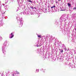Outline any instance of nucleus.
Instances as JSON below:
<instances>
[{
    "label": "nucleus",
    "instance_id": "f257e3e1",
    "mask_svg": "<svg viewBox=\"0 0 76 76\" xmlns=\"http://www.w3.org/2000/svg\"><path fill=\"white\" fill-rule=\"evenodd\" d=\"M69 19V16L67 14H64L62 15L59 19L60 22V27L63 28H66L67 26L66 24V21Z\"/></svg>",
    "mask_w": 76,
    "mask_h": 76
},
{
    "label": "nucleus",
    "instance_id": "f03ea898",
    "mask_svg": "<svg viewBox=\"0 0 76 76\" xmlns=\"http://www.w3.org/2000/svg\"><path fill=\"white\" fill-rule=\"evenodd\" d=\"M42 37V41L39 43L38 42H37V43H36V44H37V47H39L42 45L44 44V42L46 41V39L48 38V36H44Z\"/></svg>",
    "mask_w": 76,
    "mask_h": 76
},
{
    "label": "nucleus",
    "instance_id": "7ed1b4c3",
    "mask_svg": "<svg viewBox=\"0 0 76 76\" xmlns=\"http://www.w3.org/2000/svg\"><path fill=\"white\" fill-rule=\"evenodd\" d=\"M7 41L6 40L4 42V43L2 46V51L3 53L4 54H4H5L6 50L5 49H6V47H7Z\"/></svg>",
    "mask_w": 76,
    "mask_h": 76
},
{
    "label": "nucleus",
    "instance_id": "20e7f679",
    "mask_svg": "<svg viewBox=\"0 0 76 76\" xmlns=\"http://www.w3.org/2000/svg\"><path fill=\"white\" fill-rule=\"evenodd\" d=\"M17 19H18V21H19L20 22V24L19 26L20 27H22L23 25V21L22 18L19 16L17 17Z\"/></svg>",
    "mask_w": 76,
    "mask_h": 76
},
{
    "label": "nucleus",
    "instance_id": "39448f33",
    "mask_svg": "<svg viewBox=\"0 0 76 76\" xmlns=\"http://www.w3.org/2000/svg\"><path fill=\"white\" fill-rule=\"evenodd\" d=\"M49 38V41L50 43H51L53 42V38L52 36H49L46 39V41L48 40V39Z\"/></svg>",
    "mask_w": 76,
    "mask_h": 76
},
{
    "label": "nucleus",
    "instance_id": "423d86ee",
    "mask_svg": "<svg viewBox=\"0 0 76 76\" xmlns=\"http://www.w3.org/2000/svg\"><path fill=\"white\" fill-rule=\"evenodd\" d=\"M68 66L69 67H71V68H76V64H74L73 65V64H72L71 63H69L68 65Z\"/></svg>",
    "mask_w": 76,
    "mask_h": 76
},
{
    "label": "nucleus",
    "instance_id": "0eeeda50",
    "mask_svg": "<svg viewBox=\"0 0 76 76\" xmlns=\"http://www.w3.org/2000/svg\"><path fill=\"white\" fill-rule=\"evenodd\" d=\"M72 19L75 20L76 18V14H72Z\"/></svg>",
    "mask_w": 76,
    "mask_h": 76
},
{
    "label": "nucleus",
    "instance_id": "6e6552de",
    "mask_svg": "<svg viewBox=\"0 0 76 76\" xmlns=\"http://www.w3.org/2000/svg\"><path fill=\"white\" fill-rule=\"evenodd\" d=\"M13 37H14V34H13V33H11V34H10L9 38L10 39H11V38H13Z\"/></svg>",
    "mask_w": 76,
    "mask_h": 76
},
{
    "label": "nucleus",
    "instance_id": "1a4fd4ad",
    "mask_svg": "<svg viewBox=\"0 0 76 76\" xmlns=\"http://www.w3.org/2000/svg\"><path fill=\"white\" fill-rule=\"evenodd\" d=\"M51 9H54L55 12H57V10H56V6L54 5V6H53L52 7H51Z\"/></svg>",
    "mask_w": 76,
    "mask_h": 76
},
{
    "label": "nucleus",
    "instance_id": "9d476101",
    "mask_svg": "<svg viewBox=\"0 0 76 76\" xmlns=\"http://www.w3.org/2000/svg\"><path fill=\"white\" fill-rule=\"evenodd\" d=\"M41 50V49H37V50L36 51V52L37 53H38L39 54L40 53V54H41V52L40 51Z\"/></svg>",
    "mask_w": 76,
    "mask_h": 76
},
{
    "label": "nucleus",
    "instance_id": "9b49d317",
    "mask_svg": "<svg viewBox=\"0 0 76 76\" xmlns=\"http://www.w3.org/2000/svg\"><path fill=\"white\" fill-rule=\"evenodd\" d=\"M4 24L3 22L2 21V20H0V27L1 26H3Z\"/></svg>",
    "mask_w": 76,
    "mask_h": 76
},
{
    "label": "nucleus",
    "instance_id": "f8f14e48",
    "mask_svg": "<svg viewBox=\"0 0 76 76\" xmlns=\"http://www.w3.org/2000/svg\"><path fill=\"white\" fill-rule=\"evenodd\" d=\"M25 13V14L27 15H29V14H30V12L29 11H26V12H24V13Z\"/></svg>",
    "mask_w": 76,
    "mask_h": 76
},
{
    "label": "nucleus",
    "instance_id": "ddd939ff",
    "mask_svg": "<svg viewBox=\"0 0 76 76\" xmlns=\"http://www.w3.org/2000/svg\"><path fill=\"white\" fill-rule=\"evenodd\" d=\"M61 59H63V58H64V54H62L61 55Z\"/></svg>",
    "mask_w": 76,
    "mask_h": 76
},
{
    "label": "nucleus",
    "instance_id": "4468645a",
    "mask_svg": "<svg viewBox=\"0 0 76 76\" xmlns=\"http://www.w3.org/2000/svg\"><path fill=\"white\" fill-rule=\"evenodd\" d=\"M56 23L57 25H58V23H59L58 22V20H57L56 21Z\"/></svg>",
    "mask_w": 76,
    "mask_h": 76
},
{
    "label": "nucleus",
    "instance_id": "2eb2a0df",
    "mask_svg": "<svg viewBox=\"0 0 76 76\" xmlns=\"http://www.w3.org/2000/svg\"><path fill=\"white\" fill-rule=\"evenodd\" d=\"M34 6H30V8L31 9H32V10H34Z\"/></svg>",
    "mask_w": 76,
    "mask_h": 76
},
{
    "label": "nucleus",
    "instance_id": "dca6fc26",
    "mask_svg": "<svg viewBox=\"0 0 76 76\" xmlns=\"http://www.w3.org/2000/svg\"><path fill=\"white\" fill-rule=\"evenodd\" d=\"M28 2H30V3H33V1H31V0H27V1Z\"/></svg>",
    "mask_w": 76,
    "mask_h": 76
},
{
    "label": "nucleus",
    "instance_id": "f3484780",
    "mask_svg": "<svg viewBox=\"0 0 76 76\" xmlns=\"http://www.w3.org/2000/svg\"><path fill=\"white\" fill-rule=\"evenodd\" d=\"M15 73H16V74H18L19 75V74H20L19 72H18L17 71H15Z\"/></svg>",
    "mask_w": 76,
    "mask_h": 76
},
{
    "label": "nucleus",
    "instance_id": "a211bd4d",
    "mask_svg": "<svg viewBox=\"0 0 76 76\" xmlns=\"http://www.w3.org/2000/svg\"><path fill=\"white\" fill-rule=\"evenodd\" d=\"M67 4L69 7H71V5L70 4V3H68Z\"/></svg>",
    "mask_w": 76,
    "mask_h": 76
},
{
    "label": "nucleus",
    "instance_id": "6ab92c4d",
    "mask_svg": "<svg viewBox=\"0 0 76 76\" xmlns=\"http://www.w3.org/2000/svg\"><path fill=\"white\" fill-rule=\"evenodd\" d=\"M43 58H44V59H45V58H48L47 57V56H43Z\"/></svg>",
    "mask_w": 76,
    "mask_h": 76
},
{
    "label": "nucleus",
    "instance_id": "aec40b11",
    "mask_svg": "<svg viewBox=\"0 0 76 76\" xmlns=\"http://www.w3.org/2000/svg\"><path fill=\"white\" fill-rule=\"evenodd\" d=\"M66 47V46H64V45H63L62 46V48H63V49Z\"/></svg>",
    "mask_w": 76,
    "mask_h": 76
},
{
    "label": "nucleus",
    "instance_id": "412c9836",
    "mask_svg": "<svg viewBox=\"0 0 76 76\" xmlns=\"http://www.w3.org/2000/svg\"><path fill=\"white\" fill-rule=\"evenodd\" d=\"M73 25H74L75 26H76V22H74V23Z\"/></svg>",
    "mask_w": 76,
    "mask_h": 76
},
{
    "label": "nucleus",
    "instance_id": "4be33fe9",
    "mask_svg": "<svg viewBox=\"0 0 76 76\" xmlns=\"http://www.w3.org/2000/svg\"><path fill=\"white\" fill-rule=\"evenodd\" d=\"M36 72H39V69H36Z\"/></svg>",
    "mask_w": 76,
    "mask_h": 76
},
{
    "label": "nucleus",
    "instance_id": "5701e85b",
    "mask_svg": "<svg viewBox=\"0 0 76 76\" xmlns=\"http://www.w3.org/2000/svg\"><path fill=\"white\" fill-rule=\"evenodd\" d=\"M37 36L38 37H39V38H41V35L37 34Z\"/></svg>",
    "mask_w": 76,
    "mask_h": 76
},
{
    "label": "nucleus",
    "instance_id": "b1692460",
    "mask_svg": "<svg viewBox=\"0 0 76 76\" xmlns=\"http://www.w3.org/2000/svg\"><path fill=\"white\" fill-rule=\"evenodd\" d=\"M19 7L18 8V9H19V10H20V9L21 8V7H20V6H19Z\"/></svg>",
    "mask_w": 76,
    "mask_h": 76
},
{
    "label": "nucleus",
    "instance_id": "393cba45",
    "mask_svg": "<svg viewBox=\"0 0 76 76\" xmlns=\"http://www.w3.org/2000/svg\"><path fill=\"white\" fill-rule=\"evenodd\" d=\"M47 8L45 9V12L44 13H47Z\"/></svg>",
    "mask_w": 76,
    "mask_h": 76
},
{
    "label": "nucleus",
    "instance_id": "a878e982",
    "mask_svg": "<svg viewBox=\"0 0 76 76\" xmlns=\"http://www.w3.org/2000/svg\"><path fill=\"white\" fill-rule=\"evenodd\" d=\"M64 50L65 51H67V49H66V47L65 48H64Z\"/></svg>",
    "mask_w": 76,
    "mask_h": 76
},
{
    "label": "nucleus",
    "instance_id": "bb28decb",
    "mask_svg": "<svg viewBox=\"0 0 76 76\" xmlns=\"http://www.w3.org/2000/svg\"><path fill=\"white\" fill-rule=\"evenodd\" d=\"M23 8H25V7H26V6H25V5H23Z\"/></svg>",
    "mask_w": 76,
    "mask_h": 76
},
{
    "label": "nucleus",
    "instance_id": "cd10ccee",
    "mask_svg": "<svg viewBox=\"0 0 76 76\" xmlns=\"http://www.w3.org/2000/svg\"><path fill=\"white\" fill-rule=\"evenodd\" d=\"M45 5L47 6V2H46L45 3Z\"/></svg>",
    "mask_w": 76,
    "mask_h": 76
},
{
    "label": "nucleus",
    "instance_id": "c85d7f7f",
    "mask_svg": "<svg viewBox=\"0 0 76 76\" xmlns=\"http://www.w3.org/2000/svg\"><path fill=\"white\" fill-rule=\"evenodd\" d=\"M73 10H76V7H75L73 9Z\"/></svg>",
    "mask_w": 76,
    "mask_h": 76
},
{
    "label": "nucleus",
    "instance_id": "c756f323",
    "mask_svg": "<svg viewBox=\"0 0 76 76\" xmlns=\"http://www.w3.org/2000/svg\"><path fill=\"white\" fill-rule=\"evenodd\" d=\"M68 59H69V58H68V57H67V58H66L65 60H67H67Z\"/></svg>",
    "mask_w": 76,
    "mask_h": 76
},
{
    "label": "nucleus",
    "instance_id": "7c9ffc66",
    "mask_svg": "<svg viewBox=\"0 0 76 76\" xmlns=\"http://www.w3.org/2000/svg\"><path fill=\"white\" fill-rule=\"evenodd\" d=\"M57 43V41L56 40H55V44H56Z\"/></svg>",
    "mask_w": 76,
    "mask_h": 76
},
{
    "label": "nucleus",
    "instance_id": "2f4dec72",
    "mask_svg": "<svg viewBox=\"0 0 76 76\" xmlns=\"http://www.w3.org/2000/svg\"><path fill=\"white\" fill-rule=\"evenodd\" d=\"M61 53H63V50H61Z\"/></svg>",
    "mask_w": 76,
    "mask_h": 76
},
{
    "label": "nucleus",
    "instance_id": "473e14b6",
    "mask_svg": "<svg viewBox=\"0 0 76 76\" xmlns=\"http://www.w3.org/2000/svg\"><path fill=\"white\" fill-rule=\"evenodd\" d=\"M61 11H64V10H61Z\"/></svg>",
    "mask_w": 76,
    "mask_h": 76
},
{
    "label": "nucleus",
    "instance_id": "72a5a7b5",
    "mask_svg": "<svg viewBox=\"0 0 76 76\" xmlns=\"http://www.w3.org/2000/svg\"><path fill=\"white\" fill-rule=\"evenodd\" d=\"M6 1V3H7V2H8V1Z\"/></svg>",
    "mask_w": 76,
    "mask_h": 76
},
{
    "label": "nucleus",
    "instance_id": "f704fd0d",
    "mask_svg": "<svg viewBox=\"0 0 76 76\" xmlns=\"http://www.w3.org/2000/svg\"><path fill=\"white\" fill-rule=\"evenodd\" d=\"M0 38L1 39H2V37H0Z\"/></svg>",
    "mask_w": 76,
    "mask_h": 76
},
{
    "label": "nucleus",
    "instance_id": "c9c22d12",
    "mask_svg": "<svg viewBox=\"0 0 76 76\" xmlns=\"http://www.w3.org/2000/svg\"><path fill=\"white\" fill-rule=\"evenodd\" d=\"M62 0H58V1H62Z\"/></svg>",
    "mask_w": 76,
    "mask_h": 76
},
{
    "label": "nucleus",
    "instance_id": "e433bc0d",
    "mask_svg": "<svg viewBox=\"0 0 76 76\" xmlns=\"http://www.w3.org/2000/svg\"><path fill=\"white\" fill-rule=\"evenodd\" d=\"M72 62H73V63H74V60H72Z\"/></svg>",
    "mask_w": 76,
    "mask_h": 76
},
{
    "label": "nucleus",
    "instance_id": "4c0bfd02",
    "mask_svg": "<svg viewBox=\"0 0 76 76\" xmlns=\"http://www.w3.org/2000/svg\"><path fill=\"white\" fill-rule=\"evenodd\" d=\"M12 76H15V75L14 74H13Z\"/></svg>",
    "mask_w": 76,
    "mask_h": 76
},
{
    "label": "nucleus",
    "instance_id": "58836bf2",
    "mask_svg": "<svg viewBox=\"0 0 76 76\" xmlns=\"http://www.w3.org/2000/svg\"><path fill=\"white\" fill-rule=\"evenodd\" d=\"M2 5H3V6H4V4H3Z\"/></svg>",
    "mask_w": 76,
    "mask_h": 76
},
{
    "label": "nucleus",
    "instance_id": "ea45409f",
    "mask_svg": "<svg viewBox=\"0 0 76 76\" xmlns=\"http://www.w3.org/2000/svg\"><path fill=\"white\" fill-rule=\"evenodd\" d=\"M56 3H58V2L57 1H56Z\"/></svg>",
    "mask_w": 76,
    "mask_h": 76
},
{
    "label": "nucleus",
    "instance_id": "a19ab883",
    "mask_svg": "<svg viewBox=\"0 0 76 76\" xmlns=\"http://www.w3.org/2000/svg\"><path fill=\"white\" fill-rule=\"evenodd\" d=\"M34 9H36V7H34Z\"/></svg>",
    "mask_w": 76,
    "mask_h": 76
},
{
    "label": "nucleus",
    "instance_id": "79ce46f5",
    "mask_svg": "<svg viewBox=\"0 0 76 76\" xmlns=\"http://www.w3.org/2000/svg\"><path fill=\"white\" fill-rule=\"evenodd\" d=\"M67 51H69V49H68L67 50Z\"/></svg>",
    "mask_w": 76,
    "mask_h": 76
},
{
    "label": "nucleus",
    "instance_id": "37998d69",
    "mask_svg": "<svg viewBox=\"0 0 76 76\" xmlns=\"http://www.w3.org/2000/svg\"><path fill=\"white\" fill-rule=\"evenodd\" d=\"M7 6H8V5H6V6H5V7H7Z\"/></svg>",
    "mask_w": 76,
    "mask_h": 76
},
{
    "label": "nucleus",
    "instance_id": "c03bdc74",
    "mask_svg": "<svg viewBox=\"0 0 76 76\" xmlns=\"http://www.w3.org/2000/svg\"><path fill=\"white\" fill-rule=\"evenodd\" d=\"M18 10H17L16 11V12H18Z\"/></svg>",
    "mask_w": 76,
    "mask_h": 76
},
{
    "label": "nucleus",
    "instance_id": "a18cd8bd",
    "mask_svg": "<svg viewBox=\"0 0 76 76\" xmlns=\"http://www.w3.org/2000/svg\"><path fill=\"white\" fill-rule=\"evenodd\" d=\"M43 70V69H40V70Z\"/></svg>",
    "mask_w": 76,
    "mask_h": 76
},
{
    "label": "nucleus",
    "instance_id": "49530a36",
    "mask_svg": "<svg viewBox=\"0 0 76 76\" xmlns=\"http://www.w3.org/2000/svg\"><path fill=\"white\" fill-rule=\"evenodd\" d=\"M1 4V1H0V4Z\"/></svg>",
    "mask_w": 76,
    "mask_h": 76
},
{
    "label": "nucleus",
    "instance_id": "de8ad7c7",
    "mask_svg": "<svg viewBox=\"0 0 76 76\" xmlns=\"http://www.w3.org/2000/svg\"><path fill=\"white\" fill-rule=\"evenodd\" d=\"M43 72H44V73H45V71H43Z\"/></svg>",
    "mask_w": 76,
    "mask_h": 76
},
{
    "label": "nucleus",
    "instance_id": "09e8293b",
    "mask_svg": "<svg viewBox=\"0 0 76 76\" xmlns=\"http://www.w3.org/2000/svg\"><path fill=\"white\" fill-rule=\"evenodd\" d=\"M75 30L76 31V28H75Z\"/></svg>",
    "mask_w": 76,
    "mask_h": 76
},
{
    "label": "nucleus",
    "instance_id": "8fccbe9b",
    "mask_svg": "<svg viewBox=\"0 0 76 76\" xmlns=\"http://www.w3.org/2000/svg\"><path fill=\"white\" fill-rule=\"evenodd\" d=\"M71 57H72V58L73 57H72V56H71Z\"/></svg>",
    "mask_w": 76,
    "mask_h": 76
},
{
    "label": "nucleus",
    "instance_id": "3c124183",
    "mask_svg": "<svg viewBox=\"0 0 76 76\" xmlns=\"http://www.w3.org/2000/svg\"><path fill=\"white\" fill-rule=\"evenodd\" d=\"M7 0H5L6 1H6Z\"/></svg>",
    "mask_w": 76,
    "mask_h": 76
},
{
    "label": "nucleus",
    "instance_id": "603ef678",
    "mask_svg": "<svg viewBox=\"0 0 76 76\" xmlns=\"http://www.w3.org/2000/svg\"><path fill=\"white\" fill-rule=\"evenodd\" d=\"M42 51H43V50L42 49Z\"/></svg>",
    "mask_w": 76,
    "mask_h": 76
},
{
    "label": "nucleus",
    "instance_id": "864d4df0",
    "mask_svg": "<svg viewBox=\"0 0 76 76\" xmlns=\"http://www.w3.org/2000/svg\"><path fill=\"white\" fill-rule=\"evenodd\" d=\"M54 44H55V43H54Z\"/></svg>",
    "mask_w": 76,
    "mask_h": 76
}]
</instances>
